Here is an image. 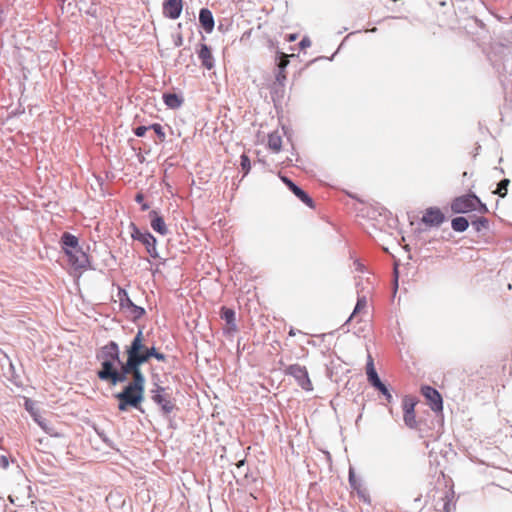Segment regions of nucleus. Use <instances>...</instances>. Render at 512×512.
I'll use <instances>...</instances> for the list:
<instances>
[{
  "mask_svg": "<svg viewBox=\"0 0 512 512\" xmlns=\"http://www.w3.org/2000/svg\"><path fill=\"white\" fill-rule=\"evenodd\" d=\"M221 320H235V311L231 308L221 307Z\"/></svg>",
  "mask_w": 512,
  "mask_h": 512,
  "instance_id": "nucleus-36",
  "label": "nucleus"
},
{
  "mask_svg": "<svg viewBox=\"0 0 512 512\" xmlns=\"http://www.w3.org/2000/svg\"><path fill=\"white\" fill-rule=\"evenodd\" d=\"M125 353L137 367H141L149 361L150 356L147 352V346L143 344V327H139L130 345L126 347Z\"/></svg>",
  "mask_w": 512,
  "mask_h": 512,
  "instance_id": "nucleus-2",
  "label": "nucleus"
},
{
  "mask_svg": "<svg viewBox=\"0 0 512 512\" xmlns=\"http://www.w3.org/2000/svg\"><path fill=\"white\" fill-rule=\"evenodd\" d=\"M240 166L244 175H247L251 169V162L246 154H242L240 157Z\"/></svg>",
  "mask_w": 512,
  "mask_h": 512,
  "instance_id": "nucleus-34",
  "label": "nucleus"
},
{
  "mask_svg": "<svg viewBox=\"0 0 512 512\" xmlns=\"http://www.w3.org/2000/svg\"><path fill=\"white\" fill-rule=\"evenodd\" d=\"M131 237L134 240L141 242L145 248L147 253L152 258H158L159 254L156 249V238L149 231H141L134 223H131Z\"/></svg>",
  "mask_w": 512,
  "mask_h": 512,
  "instance_id": "nucleus-5",
  "label": "nucleus"
},
{
  "mask_svg": "<svg viewBox=\"0 0 512 512\" xmlns=\"http://www.w3.org/2000/svg\"><path fill=\"white\" fill-rule=\"evenodd\" d=\"M501 82H502V85L505 89L507 88H512V78L507 80V79H503V78H500Z\"/></svg>",
  "mask_w": 512,
  "mask_h": 512,
  "instance_id": "nucleus-46",
  "label": "nucleus"
},
{
  "mask_svg": "<svg viewBox=\"0 0 512 512\" xmlns=\"http://www.w3.org/2000/svg\"><path fill=\"white\" fill-rule=\"evenodd\" d=\"M10 370L12 371V375L10 380L15 384L16 386H20V379L19 376L15 374V369L13 364H10Z\"/></svg>",
  "mask_w": 512,
  "mask_h": 512,
  "instance_id": "nucleus-40",
  "label": "nucleus"
},
{
  "mask_svg": "<svg viewBox=\"0 0 512 512\" xmlns=\"http://www.w3.org/2000/svg\"><path fill=\"white\" fill-rule=\"evenodd\" d=\"M35 421L38 423V425L45 431V433H47L48 435L52 436V437H59L60 434L58 432L55 431L54 427L51 426L47 420L43 419V418H40V419H35Z\"/></svg>",
  "mask_w": 512,
  "mask_h": 512,
  "instance_id": "nucleus-29",
  "label": "nucleus"
},
{
  "mask_svg": "<svg viewBox=\"0 0 512 512\" xmlns=\"http://www.w3.org/2000/svg\"><path fill=\"white\" fill-rule=\"evenodd\" d=\"M183 44V36L179 33L174 40V45L180 47Z\"/></svg>",
  "mask_w": 512,
  "mask_h": 512,
  "instance_id": "nucleus-44",
  "label": "nucleus"
},
{
  "mask_svg": "<svg viewBox=\"0 0 512 512\" xmlns=\"http://www.w3.org/2000/svg\"><path fill=\"white\" fill-rule=\"evenodd\" d=\"M299 46L301 49H304L306 47H310L311 46V41L308 37H304L300 43H299Z\"/></svg>",
  "mask_w": 512,
  "mask_h": 512,
  "instance_id": "nucleus-43",
  "label": "nucleus"
},
{
  "mask_svg": "<svg viewBox=\"0 0 512 512\" xmlns=\"http://www.w3.org/2000/svg\"><path fill=\"white\" fill-rule=\"evenodd\" d=\"M163 101L170 109H177L183 104V98L176 93H164Z\"/></svg>",
  "mask_w": 512,
  "mask_h": 512,
  "instance_id": "nucleus-23",
  "label": "nucleus"
},
{
  "mask_svg": "<svg viewBox=\"0 0 512 512\" xmlns=\"http://www.w3.org/2000/svg\"><path fill=\"white\" fill-rule=\"evenodd\" d=\"M147 130H149V126H138L134 129V134L137 137H143Z\"/></svg>",
  "mask_w": 512,
  "mask_h": 512,
  "instance_id": "nucleus-39",
  "label": "nucleus"
},
{
  "mask_svg": "<svg viewBox=\"0 0 512 512\" xmlns=\"http://www.w3.org/2000/svg\"><path fill=\"white\" fill-rule=\"evenodd\" d=\"M476 203L480 198L473 192L458 196L451 202V210L455 214H465L476 209Z\"/></svg>",
  "mask_w": 512,
  "mask_h": 512,
  "instance_id": "nucleus-4",
  "label": "nucleus"
},
{
  "mask_svg": "<svg viewBox=\"0 0 512 512\" xmlns=\"http://www.w3.org/2000/svg\"><path fill=\"white\" fill-rule=\"evenodd\" d=\"M297 38V35L296 34H290L288 35V41L292 42V41H295Z\"/></svg>",
  "mask_w": 512,
  "mask_h": 512,
  "instance_id": "nucleus-52",
  "label": "nucleus"
},
{
  "mask_svg": "<svg viewBox=\"0 0 512 512\" xmlns=\"http://www.w3.org/2000/svg\"><path fill=\"white\" fill-rule=\"evenodd\" d=\"M119 297L122 311L130 316L131 320H138L145 314V309L135 305L125 291L120 292Z\"/></svg>",
  "mask_w": 512,
  "mask_h": 512,
  "instance_id": "nucleus-11",
  "label": "nucleus"
},
{
  "mask_svg": "<svg viewBox=\"0 0 512 512\" xmlns=\"http://www.w3.org/2000/svg\"><path fill=\"white\" fill-rule=\"evenodd\" d=\"M135 201H136L137 203H140V204H141V203H143V201H144V195H143V194H141V193H137V194H136V196H135Z\"/></svg>",
  "mask_w": 512,
  "mask_h": 512,
  "instance_id": "nucleus-48",
  "label": "nucleus"
},
{
  "mask_svg": "<svg viewBox=\"0 0 512 512\" xmlns=\"http://www.w3.org/2000/svg\"><path fill=\"white\" fill-rule=\"evenodd\" d=\"M374 389L377 390L385 398V400L388 403H392L393 402V396L391 394L390 389L388 388V386L386 384L381 382L380 384L375 386Z\"/></svg>",
  "mask_w": 512,
  "mask_h": 512,
  "instance_id": "nucleus-31",
  "label": "nucleus"
},
{
  "mask_svg": "<svg viewBox=\"0 0 512 512\" xmlns=\"http://www.w3.org/2000/svg\"><path fill=\"white\" fill-rule=\"evenodd\" d=\"M361 264L360 263H357V269H360L361 268Z\"/></svg>",
  "mask_w": 512,
  "mask_h": 512,
  "instance_id": "nucleus-55",
  "label": "nucleus"
},
{
  "mask_svg": "<svg viewBox=\"0 0 512 512\" xmlns=\"http://www.w3.org/2000/svg\"><path fill=\"white\" fill-rule=\"evenodd\" d=\"M147 352H148L150 358H152V357H154L155 354H157L158 350L154 346H151V347L147 346Z\"/></svg>",
  "mask_w": 512,
  "mask_h": 512,
  "instance_id": "nucleus-47",
  "label": "nucleus"
},
{
  "mask_svg": "<svg viewBox=\"0 0 512 512\" xmlns=\"http://www.w3.org/2000/svg\"><path fill=\"white\" fill-rule=\"evenodd\" d=\"M421 393L428 402L432 411L438 413L443 410V399L437 389L432 386L424 385L421 387Z\"/></svg>",
  "mask_w": 512,
  "mask_h": 512,
  "instance_id": "nucleus-10",
  "label": "nucleus"
},
{
  "mask_svg": "<svg viewBox=\"0 0 512 512\" xmlns=\"http://www.w3.org/2000/svg\"><path fill=\"white\" fill-rule=\"evenodd\" d=\"M445 220L444 213L437 207L427 208L421 219L429 227H439Z\"/></svg>",
  "mask_w": 512,
  "mask_h": 512,
  "instance_id": "nucleus-13",
  "label": "nucleus"
},
{
  "mask_svg": "<svg viewBox=\"0 0 512 512\" xmlns=\"http://www.w3.org/2000/svg\"><path fill=\"white\" fill-rule=\"evenodd\" d=\"M149 129H152L155 132L161 142L165 140L166 134L163 127L159 123H153L149 126Z\"/></svg>",
  "mask_w": 512,
  "mask_h": 512,
  "instance_id": "nucleus-35",
  "label": "nucleus"
},
{
  "mask_svg": "<svg viewBox=\"0 0 512 512\" xmlns=\"http://www.w3.org/2000/svg\"><path fill=\"white\" fill-rule=\"evenodd\" d=\"M463 176L468 177L467 172H464V173H463Z\"/></svg>",
  "mask_w": 512,
  "mask_h": 512,
  "instance_id": "nucleus-58",
  "label": "nucleus"
},
{
  "mask_svg": "<svg viewBox=\"0 0 512 512\" xmlns=\"http://www.w3.org/2000/svg\"><path fill=\"white\" fill-rule=\"evenodd\" d=\"M8 466H9V460H8L7 456L1 455L0 456V467L3 469H7Z\"/></svg>",
  "mask_w": 512,
  "mask_h": 512,
  "instance_id": "nucleus-42",
  "label": "nucleus"
},
{
  "mask_svg": "<svg viewBox=\"0 0 512 512\" xmlns=\"http://www.w3.org/2000/svg\"><path fill=\"white\" fill-rule=\"evenodd\" d=\"M479 213L481 214H485V213H488V208L486 206L485 203H483L481 200H480V203H476V209Z\"/></svg>",
  "mask_w": 512,
  "mask_h": 512,
  "instance_id": "nucleus-41",
  "label": "nucleus"
},
{
  "mask_svg": "<svg viewBox=\"0 0 512 512\" xmlns=\"http://www.w3.org/2000/svg\"><path fill=\"white\" fill-rule=\"evenodd\" d=\"M166 419L169 421V427L174 429L175 424H174V421H173L171 415H169V418H166Z\"/></svg>",
  "mask_w": 512,
  "mask_h": 512,
  "instance_id": "nucleus-51",
  "label": "nucleus"
},
{
  "mask_svg": "<svg viewBox=\"0 0 512 512\" xmlns=\"http://www.w3.org/2000/svg\"><path fill=\"white\" fill-rule=\"evenodd\" d=\"M472 226L476 232H481L489 228V221L485 217H476L472 220Z\"/></svg>",
  "mask_w": 512,
  "mask_h": 512,
  "instance_id": "nucleus-30",
  "label": "nucleus"
},
{
  "mask_svg": "<svg viewBox=\"0 0 512 512\" xmlns=\"http://www.w3.org/2000/svg\"><path fill=\"white\" fill-rule=\"evenodd\" d=\"M437 510L440 512H452L455 510L454 492H446L445 496L437 502Z\"/></svg>",
  "mask_w": 512,
  "mask_h": 512,
  "instance_id": "nucleus-22",
  "label": "nucleus"
},
{
  "mask_svg": "<svg viewBox=\"0 0 512 512\" xmlns=\"http://www.w3.org/2000/svg\"><path fill=\"white\" fill-rule=\"evenodd\" d=\"M277 81L279 82V84L283 87V83H282V80H285V76L282 75L281 73H279L276 77Z\"/></svg>",
  "mask_w": 512,
  "mask_h": 512,
  "instance_id": "nucleus-49",
  "label": "nucleus"
},
{
  "mask_svg": "<svg viewBox=\"0 0 512 512\" xmlns=\"http://www.w3.org/2000/svg\"><path fill=\"white\" fill-rule=\"evenodd\" d=\"M151 380L153 385V388L150 390L151 395L157 393H164L165 391L170 390L168 387H164L161 385V379L159 374L152 373Z\"/></svg>",
  "mask_w": 512,
  "mask_h": 512,
  "instance_id": "nucleus-27",
  "label": "nucleus"
},
{
  "mask_svg": "<svg viewBox=\"0 0 512 512\" xmlns=\"http://www.w3.org/2000/svg\"><path fill=\"white\" fill-rule=\"evenodd\" d=\"M66 256L71 266L76 270L87 269L90 265L89 256L82 246Z\"/></svg>",
  "mask_w": 512,
  "mask_h": 512,
  "instance_id": "nucleus-12",
  "label": "nucleus"
},
{
  "mask_svg": "<svg viewBox=\"0 0 512 512\" xmlns=\"http://www.w3.org/2000/svg\"><path fill=\"white\" fill-rule=\"evenodd\" d=\"M114 398L118 401V410L127 412L130 408H134L144 412L141 404L145 399V393L126 384L120 392L115 393Z\"/></svg>",
  "mask_w": 512,
  "mask_h": 512,
  "instance_id": "nucleus-1",
  "label": "nucleus"
},
{
  "mask_svg": "<svg viewBox=\"0 0 512 512\" xmlns=\"http://www.w3.org/2000/svg\"><path fill=\"white\" fill-rule=\"evenodd\" d=\"M153 358L157 359L158 361L164 362L166 361L167 356L164 353L158 351Z\"/></svg>",
  "mask_w": 512,
  "mask_h": 512,
  "instance_id": "nucleus-45",
  "label": "nucleus"
},
{
  "mask_svg": "<svg viewBox=\"0 0 512 512\" xmlns=\"http://www.w3.org/2000/svg\"><path fill=\"white\" fill-rule=\"evenodd\" d=\"M223 334L227 337L232 339L234 334L238 331V326L236 322H225V324L222 327Z\"/></svg>",
  "mask_w": 512,
  "mask_h": 512,
  "instance_id": "nucleus-32",
  "label": "nucleus"
},
{
  "mask_svg": "<svg viewBox=\"0 0 512 512\" xmlns=\"http://www.w3.org/2000/svg\"><path fill=\"white\" fill-rule=\"evenodd\" d=\"M95 358L100 362V369L98 371H104L107 363L115 366L116 363H120L119 345L115 341L108 342V344L102 346L96 352Z\"/></svg>",
  "mask_w": 512,
  "mask_h": 512,
  "instance_id": "nucleus-3",
  "label": "nucleus"
},
{
  "mask_svg": "<svg viewBox=\"0 0 512 512\" xmlns=\"http://www.w3.org/2000/svg\"><path fill=\"white\" fill-rule=\"evenodd\" d=\"M281 180L300 201H302L308 207L314 208L313 199L302 188H300L287 176H282Z\"/></svg>",
  "mask_w": 512,
  "mask_h": 512,
  "instance_id": "nucleus-14",
  "label": "nucleus"
},
{
  "mask_svg": "<svg viewBox=\"0 0 512 512\" xmlns=\"http://www.w3.org/2000/svg\"><path fill=\"white\" fill-rule=\"evenodd\" d=\"M268 146L274 152H279L282 146L281 136L277 133H272L268 137Z\"/></svg>",
  "mask_w": 512,
  "mask_h": 512,
  "instance_id": "nucleus-28",
  "label": "nucleus"
},
{
  "mask_svg": "<svg viewBox=\"0 0 512 512\" xmlns=\"http://www.w3.org/2000/svg\"><path fill=\"white\" fill-rule=\"evenodd\" d=\"M150 225L152 229L160 235L168 234V228L164 218L155 210L149 212Z\"/></svg>",
  "mask_w": 512,
  "mask_h": 512,
  "instance_id": "nucleus-18",
  "label": "nucleus"
},
{
  "mask_svg": "<svg viewBox=\"0 0 512 512\" xmlns=\"http://www.w3.org/2000/svg\"><path fill=\"white\" fill-rule=\"evenodd\" d=\"M451 227L455 232H464L469 227V221L464 216H457L451 220Z\"/></svg>",
  "mask_w": 512,
  "mask_h": 512,
  "instance_id": "nucleus-25",
  "label": "nucleus"
},
{
  "mask_svg": "<svg viewBox=\"0 0 512 512\" xmlns=\"http://www.w3.org/2000/svg\"><path fill=\"white\" fill-rule=\"evenodd\" d=\"M162 8L166 18L178 19L182 13L183 0H164Z\"/></svg>",
  "mask_w": 512,
  "mask_h": 512,
  "instance_id": "nucleus-15",
  "label": "nucleus"
},
{
  "mask_svg": "<svg viewBox=\"0 0 512 512\" xmlns=\"http://www.w3.org/2000/svg\"><path fill=\"white\" fill-rule=\"evenodd\" d=\"M60 244L65 255L71 254V252L80 247L78 238L69 232L62 234Z\"/></svg>",
  "mask_w": 512,
  "mask_h": 512,
  "instance_id": "nucleus-17",
  "label": "nucleus"
},
{
  "mask_svg": "<svg viewBox=\"0 0 512 512\" xmlns=\"http://www.w3.org/2000/svg\"><path fill=\"white\" fill-rule=\"evenodd\" d=\"M510 184V180L508 178L502 179L498 185L497 190L495 191L501 198H504L507 195L508 186Z\"/></svg>",
  "mask_w": 512,
  "mask_h": 512,
  "instance_id": "nucleus-33",
  "label": "nucleus"
},
{
  "mask_svg": "<svg viewBox=\"0 0 512 512\" xmlns=\"http://www.w3.org/2000/svg\"><path fill=\"white\" fill-rule=\"evenodd\" d=\"M197 54L203 67H205L207 70L214 68V57L212 55L211 48L207 44L200 43Z\"/></svg>",
  "mask_w": 512,
  "mask_h": 512,
  "instance_id": "nucleus-16",
  "label": "nucleus"
},
{
  "mask_svg": "<svg viewBox=\"0 0 512 512\" xmlns=\"http://www.w3.org/2000/svg\"><path fill=\"white\" fill-rule=\"evenodd\" d=\"M463 176L468 177L467 172H464V173H463Z\"/></svg>",
  "mask_w": 512,
  "mask_h": 512,
  "instance_id": "nucleus-57",
  "label": "nucleus"
},
{
  "mask_svg": "<svg viewBox=\"0 0 512 512\" xmlns=\"http://www.w3.org/2000/svg\"><path fill=\"white\" fill-rule=\"evenodd\" d=\"M116 366L118 367V372L122 373L123 375H126V376L131 375L133 370L136 367V365L133 363V361L130 359L129 356H127V359L125 362H123L120 359V363H116Z\"/></svg>",
  "mask_w": 512,
  "mask_h": 512,
  "instance_id": "nucleus-26",
  "label": "nucleus"
},
{
  "mask_svg": "<svg viewBox=\"0 0 512 512\" xmlns=\"http://www.w3.org/2000/svg\"><path fill=\"white\" fill-rule=\"evenodd\" d=\"M365 308H367V295L358 292L357 303L353 312L346 320H353V318L359 315Z\"/></svg>",
  "mask_w": 512,
  "mask_h": 512,
  "instance_id": "nucleus-24",
  "label": "nucleus"
},
{
  "mask_svg": "<svg viewBox=\"0 0 512 512\" xmlns=\"http://www.w3.org/2000/svg\"><path fill=\"white\" fill-rule=\"evenodd\" d=\"M416 400L412 396H404L402 399V409H403V420L407 427L411 429L417 428V421L415 418V406Z\"/></svg>",
  "mask_w": 512,
  "mask_h": 512,
  "instance_id": "nucleus-9",
  "label": "nucleus"
},
{
  "mask_svg": "<svg viewBox=\"0 0 512 512\" xmlns=\"http://www.w3.org/2000/svg\"><path fill=\"white\" fill-rule=\"evenodd\" d=\"M151 400L159 407L160 414L164 418H169V415L178 410L176 400L172 397L170 390L164 393L152 394Z\"/></svg>",
  "mask_w": 512,
  "mask_h": 512,
  "instance_id": "nucleus-6",
  "label": "nucleus"
},
{
  "mask_svg": "<svg viewBox=\"0 0 512 512\" xmlns=\"http://www.w3.org/2000/svg\"><path fill=\"white\" fill-rule=\"evenodd\" d=\"M131 376H132V380L129 381L127 384L132 386L133 388L138 389L145 393L146 379L141 370V367L136 366L135 369L133 370Z\"/></svg>",
  "mask_w": 512,
  "mask_h": 512,
  "instance_id": "nucleus-21",
  "label": "nucleus"
},
{
  "mask_svg": "<svg viewBox=\"0 0 512 512\" xmlns=\"http://www.w3.org/2000/svg\"><path fill=\"white\" fill-rule=\"evenodd\" d=\"M97 377L104 382L109 383L112 386H116L120 383H125L128 380V376L118 372V367L112 366L111 363L105 365L104 371H97Z\"/></svg>",
  "mask_w": 512,
  "mask_h": 512,
  "instance_id": "nucleus-8",
  "label": "nucleus"
},
{
  "mask_svg": "<svg viewBox=\"0 0 512 512\" xmlns=\"http://www.w3.org/2000/svg\"><path fill=\"white\" fill-rule=\"evenodd\" d=\"M349 484L352 489L358 490L361 486L360 482L356 479L353 468L349 469Z\"/></svg>",
  "mask_w": 512,
  "mask_h": 512,
  "instance_id": "nucleus-37",
  "label": "nucleus"
},
{
  "mask_svg": "<svg viewBox=\"0 0 512 512\" xmlns=\"http://www.w3.org/2000/svg\"><path fill=\"white\" fill-rule=\"evenodd\" d=\"M284 373L285 375L292 376L303 390L311 391L313 389L308 371L305 366L300 364H291L286 367Z\"/></svg>",
  "mask_w": 512,
  "mask_h": 512,
  "instance_id": "nucleus-7",
  "label": "nucleus"
},
{
  "mask_svg": "<svg viewBox=\"0 0 512 512\" xmlns=\"http://www.w3.org/2000/svg\"><path fill=\"white\" fill-rule=\"evenodd\" d=\"M366 375L368 383L374 388L382 381L376 371L374 366V361L371 355H368L367 363H366Z\"/></svg>",
  "mask_w": 512,
  "mask_h": 512,
  "instance_id": "nucleus-20",
  "label": "nucleus"
},
{
  "mask_svg": "<svg viewBox=\"0 0 512 512\" xmlns=\"http://www.w3.org/2000/svg\"><path fill=\"white\" fill-rule=\"evenodd\" d=\"M199 23L206 33H211L215 22L212 12L208 8H201L199 11Z\"/></svg>",
  "mask_w": 512,
  "mask_h": 512,
  "instance_id": "nucleus-19",
  "label": "nucleus"
},
{
  "mask_svg": "<svg viewBox=\"0 0 512 512\" xmlns=\"http://www.w3.org/2000/svg\"><path fill=\"white\" fill-rule=\"evenodd\" d=\"M244 476H245V478H248V477H249V473H248V471L245 473V475H244Z\"/></svg>",
  "mask_w": 512,
  "mask_h": 512,
  "instance_id": "nucleus-56",
  "label": "nucleus"
},
{
  "mask_svg": "<svg viewBox=\"0 0 512 512\" xmlns=\"http://www.w3.org/2000/svg\"><path fill=\"white\" fill-rule=\"evenodd\" d=\"M97 434L99 435V437L101 438V440L106 444V446H108L109 448H114V445H113V442L110 438H108L104 432H100L98 430H96Z\"/></svg>",
  "mask_w": 512,
  "mask_h": 512,
  "instance_id": "nucleus-38",
  "label": "nucleus"
},
{
  "mask_svg": "<svg viewBox=\"0 0 512 512\" xmlns=\"http://www.w3.org/2000/svg\"><path fill=\"white\" fill-rule=\"evenodd\" d=\"M245 463H246V459H242L237 462L236 466L238 469H240L245 465Z\"/></svg>",
  "mask_w": 512,
  "mask_h": 512,
  "instance_id": "nucleus-50",
  "label": "nucleus"
},
{
  "mask_svg": "<svg viewBox=\"0 0 512 512\" xmlns=\"http://www.w3.org/2000/svg\"><path fill=\"white\" fill-rule=\"evenodd\" d=\"M141 204H142V206H141V210L142 211H146V210H148L150 208L147 203H141Z\"/></svg>",
  "mask_w": 512,
  "mask_h": 512,
  "instance_id": "nucleus-53",
  "label": "nucleus"
},
{
  "mask_svg": "<svg viewBox=\"0 0 512 512\" xmlns=\"http://www.w3.org/2000/svg\"><path fill=\"white\" fill-rule=\"evenodd\" d=\"M361 417H362V415L360 414V415L358 416V418H357L356 422H358L359 420H361Z\"/></svg>",
  "mask_w": 512,
  "mask_h": 512,
  "instance_id": "nucleus-54",
  "label": "nucleus"
}]
</instances>
